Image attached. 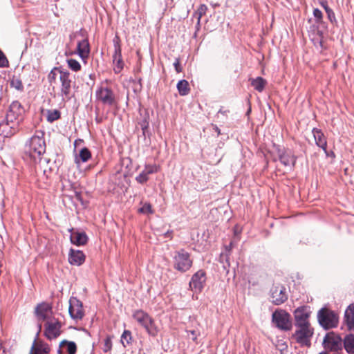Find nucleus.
Instances as JSON below:
<instances>
[{
  "label": "nucleus",
  "mask_w": 354,
  "mask_h": 354,
  "mask_svg": "<svg viewBox=\"0 0 354 354\" xmlns=\"http://www.w3.org/2000/svg\"><path fill=\"white\" fill-rule=\"evenodd\" d=\"M344 322L348 330H354V304H350L346 309Z\"/></svg>",
  "instance_id": "18"
},
{
  "label": "nucleus",
  "mask_w": 354,
  "mask_h": 354,
  "mask_svg": "<svg viewBox=\"0 0 354 354\" xmlns=\"http://www.w3.org/2000/svg\"><path fill=\"white\" fill-rule=\"evenodd\" d=\"M49 352L50 347L48 344L42 342L37 343L35 340L31 346L30 354H49Z\"/></svg>",
  "instance_id": "23"
},
{
  "label": "nucleus",
  "mask_w": 354,
  "mask_h": 354,
  "mask_svg": "<svg viewBox=\"0 0 354 354\" xmlns=\"http://www.w3.org/2000/svg\"><path fill=\"white\" fill-rule=\"evenodd\" d=\"M177 88L180 95H186L189 93V83L185 80H180L177 84Z\"/></svg>",
  "instance_id": "31"
},
{
  "label": "nucleus",
  "mask_w": 354,
  "mask_h": 354,
  "mask_svg": "<svg viewBox=\"0 0 354 354\" xmlns=\"http://www.w3.org/2000/svg\"><path fill=\"white\" fill-rule=\"evenodd\" d=\"M132 317L139 325L143 327L148 319L151 318V316L142 310H136L133 313Z\"/></svg>",
  "instance_id": "25"
},
{
  "label": "nucleus",
  "mask_w": 354,
  "mask_h": 354,
  "mask_svg": "<svg viewBox=\"0 0 354 354\" xmlns=\"http://www.w3.org/2000/svg\"><path fill=\"white\" fill-rule=\"evenodd\" d=\"M280 162L286 167H294L296 158L290 151H285L279 155Z\"/></svg>",
  "instance_id": "22"
},
{
  "label": "nucleus",
  "mask_w": 354,
  "mask_h": 354,
  "mask_svg": "<svg viewBox=\"0 0 354 354\" xmlns=\"http://www.w3.org/2000/svg\"><path fill=\"white\" fill-rule=\"evenodd\" d=\"M35 313L39 321H48L52 319V309L48 304L43 303L37 305Z\"/></svg>",
  "instance_id": "16"
},
{
  "label": "nucleus",
  "mask_w": 354,
  "mask_h": 354,
  "mask_svg": "<svg viewBox=\"0 0 354 354\" xmlns=\"http://www.w3.org/2000/svg\"><path fill=\"white\" fill-rule=\"evenodd\" d=\"M313 133L316 145L322 148L325 153L327 155L328 152L326 150L327 142L326 139L322 133V131L318 129H313Z\"/></svg>",
  "instance_id": "20"
},
{
  "label": "nucleus",
  "mask_w": 354,
  "mask_h": 354,
  "mask_svg": "<svg viewBox=\"0 0 354 354\" xmlns=\"http://www.w3.org/2000/svg\"><path fill=\"white\" fill-rule=\"evenodd\" d=\"M272 302L275 305H280L286 301L288 296L286 288L283 286H274L271 290Z\"/></svg>",
  "instance_id": "15"
},
{
  "label": "nucleus",
  "mask_w": 354,
  "mask_h": 354,
  "mask_svg": "<svg viewBox=\"0 0 354 354\" xmlns=\"http://www.w3.org/2000/svg\"><path fill=\"white\" fill-rule=\"evenodd\" d=\"M199 25H200V24H199V23H197V24H196V30H199V28H198Z\"/></svg>",
  "instance_id": "48"
},
{
  "label": "nucleus",
  "mask_w": 354,
  "mask_h": 354,
  "mask_svg": "<svg viewBox=\"0 0 354 354\" xmlns=\"http://www.w3.org/2000/svg\"><path fill=\"white\" fill-rule=\"evenodd\" d=\"M11 125L7 124V122L3 121L1 122V135H3L5 138H10L13 135H8V133L11 131L10 129Z\"/></svg>",
  "instance_id": "37"
},
{
  "label": "nucleus",
  "mask_w": 354,
  "mask_h": 354,
  "mask_svg": "<svg viewBox=\"0 0 354 354\" xmlns=\"http://www.w3.org/2000/svg\"><path fill=\"white\" fill-rule=\"evenodd\" d=\"M41 132L33 136L26 143L25 152L36 163L41 160V156L46 151V143Z\"/></svg>",
  "instance_id": "1"
},
{
  "label": "nucleus",
  "mask_w": 354,
  "mask_h": 354,
  "mask_svg": "<svg viewBox=\"0 0 354 354\" xmlns=\"http://www.w3.org/2000/svg\"><path fill=\"white\" fill-rule=\"evenodd\" d=\"M61 322L55 318L48 319L45 324V336L50 340L56 339L61 333Z\"/></svg>",
  "instance_id": "9"
},
{
  "label": "nucleus",
  "mask_w": 354,
  "mask_h": 354,
  "mask_svg": "<svg viewBox=\"0 0 354 354\" xmlns=\"http://www.w3.org/2000/svg\"><path fill=\"white\" fill-rule=\"evenodd\" d=\"M317 319L319 324L326 330L336 328L338 325V316L327 308H323L319 310Z\"/></svg>",
  "instance_id": "4"
},
{
  "label": "nucleus",
  "mask_w": 354,
  "mask_h": 354,
  "mask_svg": "<svg viewBox=\"0 0 354 354\" xmlns=\"http://www.w3.org/2000/svg\"><path fill=\"white\" fill-rule=\"evenodd\" d=\"M60 71H65L62 68L55 67L53 69L50 71L48 74V80L51 83L56 80L57 75L59 73L60 75Z\"/></svg>",
  "instance_id": "34"
},
{
  "label": "nucleus",
  "mask_w": 354,
  "mask_h": 354,
  "mask_svg": "<svg viewBox=\"0 0 354 354\" xmlns=\"http://www.w3.org/2000/svg\"><path fill=\"white\" fill-rule=\"evenodd\" d=\"M313 15L315 16V17L318 19V20H320L322 17V12L321 10H319V9L317 8H315L314 10H313Z\"/></svg>",
  "instance_id": "44"
},
{
  "label": "nucleus",
  "mask_w": 354,
  "mask_h": 354,
  "mask_svg": "<svg viewBox=\"0 0 354 354\" xmlns=\"http://www.w3.org/2000/svg\"><path fill=\"white\" fill-rule=\"evenodd\" d=\"M66 344V350L68 354H75L77 350L76 344L73 342H64Z\"/></svg>",
  "instance_id": "39"
},
{
  "label": "nucleus",
  "mask_w": 354,
  "mask_h": 354,
  "mask_svg": "<svg viewBox=\"0 0 354 354\" xmlns=\"http://www.w3.org/2000/svg\"><path fill=\"white\" fill-rule=\"evenodd\" d=\"M325 10H326V13L328 14V19L330 20V22H333V20H335V16H334V13L333 12V11L329 9L328 8H325Z\"/></svg>",
  "instance_id": "43"
},
{
  "label": "nucleus",
  "mask_w": 354,
  "mask_h": 354,
  "mask_svg": "<svg viewBox=\"0 0 354 354\" xmlns=\"http://www.w3.org/2000/svg\"><path fill=\"white\" fill-rule=\"evenodd\" d=\"M59 81L60 95L63 100H70L71 88L73 85L75 86V82H73L71 73L68 71H60Z\"/></svg>",
  "instance_id": "7"
},
{
  "label": "nucleus",
  "mask_w": 354,
  "mask_h": 354,
  "mask_svg": "<svg viewBox=\"0 0 354 354\" xmlns=\"http://www.w3.org/2000/svg\"><path fill=\"white\" fill-rule=\"evenodd\" d=\"M322 35V33L321 32V33H320V35H319V36H320V37H321V39H320V41H319V44H320V46H322V38L323 37Z\"/></svg>",
  "instance_id": "47"
},
{
  "label": "nucleus",
  "mask_w": 354,
  "mask_h": 354,
  "mask_svg": "<svg viewBox=\"0 0 354 354\" xmlns=\"http://www.w3.org/2000/svg\"><path fill=\"white\" fill-rule=\"evenodd\" d=\"M323 345L326 350L338 351L343 348V340L338 334L334 332H329L324 338Z\"/></svg>",
  "instance_id": "8"
},
{
  "label": "nucleus",
  "mask_w": 354,
  "mask_h": 354,
  "mask_svg": "<svg viewBox=\"0 0 354 354\" xmlns=\"http://www.w3.org/2000/svg\"><path fill=\"white\" fill-rule=\"evenodd\" d=\"M214 129L215 130L216 132H217L218 134H220V129L217 126H214Z\"/></svg>",
  "instance_id": "46"
},
{
  "label": "nucleus",
  "mask_w": 354,
  "mask_h": 354,
  "mask_svg": "<svg viewBox=\"0 0 354 354\" xmlns=\"http://www.w3.org/2000/svg\"><path fill=\"white\" fill-rule=\"evenodd\" d=\"M114 54L113 55V62L114 64V71L119 73L124 67V63L122 59V49L120 38L116 35L113 39Z\"/></svg>",
  "instance_id": "10"
},
{
  "label": "nucleus",
  "mask_w": 354,
  "mask_h": 354,
  "mask_svg": "<svg viewBox=\"0 0 354 354\" xmlns=\"http://www.w3.org/2000/svg\"><path fill=\"white\" fill-rule=\"evenodd\" d=\"M174 268L180 272L188 271L192 266L193 261L190 254L185 249H180L174 252Z\"/></svg>",
  "instance_id": "2"
},
{
  "label": "nucleus",
  "mask_w": 354,
  "mask_h": 354,
  "mask_svg": "<svg viewBox=\"0 0 354 354\" xmlns=\"http://www.w3.org/2000/svg\"><path fill=\"white\" fill-rule=\"evenodd\" d=\"M169 232H166V236H168Z\"/></svg>",
  "instance_id": "51"
},
{
  "label": "nucleus",
  "mask_w": 354,
  "mask_h": 354,
  "mask_svg": "<svg viewBox=\"0 0 354 354\" xmlns=\"http://www.w3.org/2000/svg\"><path fill=\"white\" fill-rule=\"evenodd\" d=\"M158 167L156 165H146L142 172L136 176L138 183L143 184L149 180V175L158 172Z\"/></svg>",
  "instance_id": "17"
},
{
  "label": "nucleus",
  "mask_w": 354,
  "mask_h": 354,
  "mask_svg": "<svg viewBox=\"0 0 354 354\" xmlns=\"http://www.w3.org/2000/svg\"><path fill=\"white\" fill-rule=\"evenodd\" d=\"M8 60L6 58V55L1 51V67H8Z\"/></svg>",
  "instance_id": "42"
},
{
  "label": "nucleus",
  "mask_w": 354,
  "mask_h": 354,
  "mask_svg": "<svg viewBox=\"0 0 354 354\" xmlns=\"http://www.w3.org/2000/svg\"><path fill=\"white\" fill-rule=\"evenodd\" d=\"M97 100L103 104L112 105L115 102V96L111 89L107 87H100L96 91Z\"/></svg>",
  "instance_id": "13"
},
{
  "label": "nucleus",
  "mask_w": 354,
  "mask_h": 354,
  "mask_svg": "<svg viewBox=\"0 0 354 354\" xmlns=\"http://www.w3.org/2000/svg\"><path fill=\"white\" fill-rule=\"evenodd\" d=\"M59 117H60V113L57 110L48 111L47 120H48V121H49L50 122L59 119Z\"/></svg>",
  "instance_id": "36"
},
{
  "label": "nucleus",
  "mask_w": 354,
  "mask_h": 354,
  "mask_svg": "<svg viewBox=\"0 0 354 354\" xmlns=\"http://www.w3.org/2000/svg\"><path fill=\"white\" fill-rule=\"evenodd\" d=\"M85 261V255L80 250L71 249L68 254V261L71 265L80 266Z\"/></svg>",
  "instance_id": "19"
},
{
  "label": "nucleus",
  "mask_w": 354,
  "mask_h": 354,
  "mask_svg": "<svg viewBox=\"0 0 354 354\" xmlns=\"http://www.w3.org/2000/svg\"><path fill=\"white\" fill-rule=\"evenodd\" d=\"M174 66L177 73H180L182 71V68L180 66V60L179 59H176L175 62L174 63Z\"/></svg>",
  "instance_id": "45"
},
{
  "label": "nucleus",
  "mask_w": 354,
  "mask_h": 354,
  "mask_svg": "<svg viewBox=\"0 0 354 354\" xmlns=\"http://www.w3.org/2000/svg\"><path fill=\"white\" fill-rule=\"evenodd\" d=\"M142 205L141 207L138 209V212L144 214H151L153 213V211L152 209V207L150 203H141Z\"/></svg>",
  "instance_id": "33"
},
{
  "label": "nucleus",
  "mask_w": 354,
  "mask_h": 354,
  "mask_svg": "<svg viewBox=\"0 0 354 354\" xmlns=\"http://www.w3.org/2000/svg\"><path fill=\"white\" fill-rule=\"evenodd\" d=\"M296 330L292 337L301 346L309 347L311 345L310 339L314 333L310 324L295 326Z\"/></svg>",
  "instance_id": "5"
},
{
  "label": "nucleus",
  "mask_w": 354,
  "mask_h": 354,
  "mask_svg": "<svg viewBox=\"0 0 354 354\" xmlns=\"http://www.w3.org/2000/svg\"><path fill=\"white\" fill-rule=\"evenodd\" d=\"M8 84L10 85V88H13L19 91H22L24 86L21 80L15 76H12V78H9L8 80Z\"/></svg>",
  "instance_id": "29"
},
{
  "label": "nucleus",
  "mask_w": 354,
  "mask_h": 354,
  "mask_svg": "<svg viewBox=\"0 0 354 354\" xmlns=\"http://www.w3.org/2000/svg\"><path fill=\"white\" fill-rule=\"evenodd\" d=\"M319 354H327L326 352H321Z\"/></svg>",
  "instance_id": "50"
},
{
  "label": "nucleus",
  "mask_w": 354,
  "mask_h": 354,
  "mask_svg": "<svg viewBox=\"0 0 354 354\" xmlns=\"http://www.w3.org/2000/svg\"><path fill=\"white\" fill-rule=\"evenodd\" d=\"M21 114L20 104L18 102H13L8 110L5 120L7 124L11 125L8 135H14L18 131L19 116Z\"/></svg>",
  "instance_id": "3"
},
{
  "label": "nucleus",
  "mask_w": 354,
  "mask_h": 354,
  "mask_svg": "<svg viewBox=\"0 0 354 354\" xmlns=\"http://www.w3.org/2000/svg\"><path fill=\"white\" fill-rule=\"evenodd\" d=\"M343 347L348 354H354V334L350 333L344 337Z\"/></svg>",
  "instance_id": "26"
},
{
  "label": "nucleus",
  "mask_w": 354,
  "mask_h": 354,
  "mask_svg": "<svg viewBox=\"0 0 354 354\" xmlns=\"http://www.w3.org/2000/svg\"><path fill=\"white\" fill-rule=\"evenodd\" d=\"M41 329V324H39V332H38V333H39V332H40Z\"/></svg>",
  "instance_id": "49"
},
{
  "label": "nucleus",
  "mask_w": 354,
  "mask_h": 354,
  "mask_svg": "<svg viewBox=\"0 0 354 354\" xmlns=\"http://www.w3.org/2000/svg\"><path fill=\"white\" fill-rule=\"evenodd\" d=\"M266 80L261 77H258L255 79L251 80L252 86L254 88V89H256L259 92L263 91L266 86Z\"/></svg>",
  "instance_id": "30"
},
{
  "label": "nucleus",
  "mask_w": 354,
  "mask_h": 354,
  "mask_svg": "<svg viewBox=\"0 0 354 354\" xmlns=\"http://www.w3.org/2000/svg\"><path fill=\"white\" fill-rule=\"evenodd\" d=\"M205 281V272L203 270H200L192 276L189 282V287L192 290H194V292H201L204 287Z\"/></svg>",
  "instance_id": "12"
},
{
  "label": "nucleus",
  "mask_w": 354,
  "mask_h": 354,
  "mask_svg": "<svg viewBox=\"0 0 354 354\" xmlns=\"http://www.w3.org/2000/svg\"><path fill=\"white\" fill-rule=\"evenodd\" d=\"M71 241L76 245H84L88 241V237L84 232H73L71 234Z\"/></svg>",
  "instance_id": "24"
},
{
  "label": "nucleus",
  "mask_w": 354,
  "mask_h": 354,
  "mask_svg": "<svg viewBox=\"0 0 354 354\" xmlns=\"http://www.w3.org/2000/svg\"><path fill=\"white\" fill-rule=\"evenodd\" d=\"M91 157L90 151L86 148L84 147L80 151L79 156L75 158V162L79 164L80 161L86 162Z\"/></svg>",
  "instance_id": "28"
},
{
  "label": "nucleus",
  "mask_w": 354,
  "mask_h": 354,
  "mask_svg": "<svg viewBox=\"0 0 354 354\" xmlns=\"http://www.w3.org/2000/svg\"><path fill=\"white\" fill-rule=\"evenodd\" d=\"M112 348V342L111 337H107L104 339L103 351L105 353L110 351Z\"/></svg>",
  "instance_id": "40"
},
{
  "label": "nucleus",
  "mask_w": 354,
  "mask_h": 354,
  "mask_svg": "<svg viewBox=\"0 0 354 354\" xmlns=\"http://www.w3.org/2000/svg\"><path fill=\"white\" fill-rule=\"evenodd\" d=\"M207 8L205 5L202 4L196 10L194 17L197 19L198 22H200L201 17L206 13Z\"/></svg>",
  "instance_id": "35"
},
{
  "label": "nucleus",
  "mask_w": 354,
  "mask_h": 354,
  "mask_svg": "<svg viewBox=\"0 0 354 354\" xmlns=\"http://www.w3.org/2000/svg\"><path fill=\"white\" fill-rule=\"evenodd\" d=\"M272 320L274 324L282 330H289L292 327L291 317L283 310H277L272 313Z\"/></svg>",
  "instance_id": "6"
},
{
  "label": "nucleus",
  "mask_w": 354,
  "mask_h": 354,
  "mask_svg": "<svg viewBox=\"0 0 354 354\" xmlns=\"http://www.w3.org/2000/svg\"><path fill=\"white\" fill-rule=\"evenodd\" d=\"M310 313L309 310L305 306L297 308L294 312L295 326L310 324L309 322Z\"/></svg>",
  "instance_id": "14"
},
{
  "label": "nucleus",
  "mask_w": 354,
  "mask_h": 354,
  "mask_svg": "<svg viewBox=\"0 0 354 354\" xmlns=\"http://www.w3.org/2000/svg\"><path fill=\"white\" fill-rule=\"evenodd\" d=\"M146 332L152 337H156L158 332V327L156 326L154 319L151 317L150 319L146 322V324L143 326Z\"/></svg>",
  "instance_id": "27"
},
{
  "label": "nucleus",
  "mask_w": 354,
  "mask_h": 354,
  "mask_svg": "<svg viewBox=\"0 0 354 354\" xmlns=\"http://www.w3.org/2000/svg\"><path fill=\"white\" fill-rule=\"evenodd\" d=\"M77 53L82 60L85 61L90 53L89 43L87 39H84L79 41L77 46Z\"/></svg>",
  "instance_id": "21"
},
{
  "label": "nucleus",
  "mask_w": 354,
  "mask_h": 354,
  "mask_svg": "<svg viewBox=\"0 0 354 354\" xmlns=\"http://www.w3.org/2000/svg\"><path fill=\"white\" fill-rule=\"evenodd\" d=\"M187 337L192 339L194 342H196L197 339V337L199 335V332L196 330H187Z\"/></svg>",
  "instance_id": "41"
},
{
  "label": "nucleus",
  "mask_w": 354,
  "mask_h": 354,
  "mask_svg": "<svg viewBox=\"0 0 354 354\" xmlns=\"http://www.w3.org/2000/svg\"><path fill=\"white\" fill-rule=\"evenodd\" d=\"M68 312L72 319L80 320L84 315L82 303L75 297H71L69 299Z\"/></svg>",
  "instance_id": "11"
},
{
  "label": "nucleus",
  "mask_w": 354,
  "mask_h": 354,
  "mask_svg": "<svg viewBox=\"0 0 354 354\" xmlns=\"http://www.w3.org/2000/svg\"><path fill=\"white\" fill-rule=\"evenodd\" d=\"M132 342V335L131 331L125 330L121 335V343L124 347L131 344Z\"/></svg>",
  "instance_id": "32"
},
{
  "label": "nucleus",
  "mask_w": 354,
  "mask_h": 354,
  "mask_svg": "<svg viewBox=\"0 0 354 354\" xmlns=\"http://www.w3.org/2000/svg\"><path fill=\"white\" fill-rule=\"evenodd\" d=\"M67 63H68V67L74 71H78L81 68L80 64L75 59H69L67 60Z\"/></svg>",
  "instance_id": "38"
}]
</instances>
